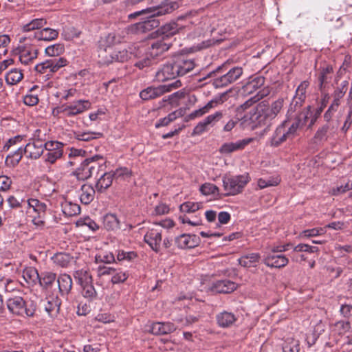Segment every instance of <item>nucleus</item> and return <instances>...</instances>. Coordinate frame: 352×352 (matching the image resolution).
<instances>
[{"mask_svg":"<svg viewBox=\"0 0 352 352\" xmlns=\"http://www.w3.org/2000/svg\"><path fill=\"white\" fill-rule=\"evenodd\" d=\"M65 50L64 45L60 43H56L48 46L45 49V54L49 56H58Z\"/></svg>","mask_w":352,"mask_h":352,"instance_id":"680f3d73","label":"nucleus"},{"mask_svg":"<svg viewBox=\"0 0 352 352\" xmlns=\"http://www.w3.org/2000/svg\"><path fill=\"white\" fill-rule=\"evenodd\" d=\"M309 85V81L304 80L298 86L295 91V95L290 103L288 113L295 112L302 106L306 99V92Z\"/></svg>","mask_w":352,"mask_h":352,"instance_id":"6e6552de","label":"nucleus"},{"mask_svg":"<svg viewBox=\"0 0 352 352\" xmlns=\"http://www.w3.org/2000/svg\"><path fill=\"white\" fill-rule=\"evenodd\" d=\"M290 139L289 135L287 134L285 128L280 124L276 129L272 137L270 140V144L272 146H278L282 143L285 142L287 140Z\"/></svg>","mask_w":352,"mask_h":352,"instance_id":"7c9ffc66","label":"nucleus"},{"mask_svg":"<svg viewBox=\"0 0 352 352\" xmlns=\"http://www.w3.org/2000/svg\"><path fill=\"white\" fill-rule=\"evenodd\" d=\"M74 277L80 285H86L93 282L92 276L88 270L80 269L74 274Z\"/></svg>","mask_w":352,"mask_h":352,"instance_id":"a19ab883","label":"nucleus"},{"mask_svg":"<svg viewBox=\"0 0 352 352\" xmlns=\"http://www.w3.org/2000/svg\"><path fill=\"white\" fill-rule=\"evenodd\" d=\"M113 174L111 172H103L98 179L96 188L98 192H103L109 188L113 182Z\"/></svg>","mask_w":352,"mask_h":352,"instance_id":"c85d7f7f","label":"nucleus"},{"mask_svg":"<svg viewBox=\"0 0 352 352\" xmlns=\"http://www.w3.org/2000/svg\"><path fill=\"white\" fill-rule=\"evenodd\" d=\"M62 210L65 215L72 217L80 212V207L77 204L66 201L62 204Z\"/></svg>","mask_w":352,"mask_h":352,"instance_id":"6e6d98bb","label":"nucleus"},{"mask_svg":"<svg viewBox=\"0 0 352 352\" xmlns=\"http://www.w3.org/2000/svg\"><path fill=\"white\" fill-rule=\"evenodd\" d=\"M261 256L258 253H251L241 256L239 258V263L244 267L254 266V263L259 261Z\"/></svg>","mask_w":352,"mask_h":352,"instance_id":"c03bdc74","label":"nucleus"},{"mask_svg":"<svg viewBox=\"0 0 352 352\" xmlns=\"http://www.w3.org/2000/svg\"><path fill=\"white\" fill-rule=\"evenodd\" d=\"M89 159V168L91 176L101 175L105 171L106 166L103 157L100 155H95Z\"/></svg>","mask_w":352,"mask_h":352,"instance_id":"b1692460","label":"nucleus"},{"mask_svg":"<svg viewBox=\"0 0 352 352\" xmlns=\"http://www.w3.org/2000/svg\"><path fill=\"white\" fill-rule=\"evenodd\" d=\"M335 331L339 335H344L349 332L351 329V324L349 321L340 320L335 323Z\"/></svg>","mask_w":352,"mask_h":352,"instance_id":"338daca9","label":"nucleus"},{"mask_svg":"<svg viewBox=\"0 0 352 352\" xmlns=\"http://www.w3.org/2000/svg\"><path fill=\"white\" fill-rule=\"evenodd\" d=\"M176 330L175 325L170 322H154L151 327V332L157 336L169 334Z\"/></svg>","mask_w":352,"mask_h":352,"instance_id":"5701e85b","label":"nucleus"},{"mask_svg":"<svg viewBox=\"0 0 352 352\" xmlns=\"http://www.w3.org/2000/svg\"><path fill=\"white\" fill-rule=\"evenodd\" d=\"M113 50L108 47L104 48L100 47L98 50L99 63L104 65H109L113 63Z\"/></svg>","mask_w":352,"mask_h":352,"instance_id":"79ce46f5","label":"nucleus"},{"mask_svg":"<svg viewBox=\"0 0 352 352\" xmlns=\"http://www.w3.org/2000/svg\"><path fill=\"white\" fill-rule=\"evenodd\" d=\"M292 113L287 112L286 119L281 123L290 139H293L296 135L298 130L302 128L295 116H292Z\"/></svg>","mask_w":352,"mask_h":352,"instance_id":"6ab92c4d","label":"nucleus"},{"mask_svg":"<svg viewBox=\"0 0 352 352\" xmlns=\"http://www.w3.org/2000/svg\"><path fill=\"white\" fill-rule=\"evenodd\" d=\"M283 352H299L300 342L293 338H287L282 345Z\"/></svg>","mask_w":352,"mask_h":352,"instance_id":"603ef678","label":"nucleus"},{"mask_svg":"<svg viewBox=\"0 0 352 352\" xmlns=\"http://www.w3.org/2000/svg\"><path fill=\"white\" fill-rule=\"evenodd\" d=\"M113 179L126 180L131 177V170L126 167H120L116 168L113 172Z\"/></svg>","mask_w":352,"mask_h":352,"instance_id":"052dcab7","label":"nucleus"},{"mask_svg":"<svg viewBox=\"0 0 352 352\" xmlns=\"http://www.w3.org/2000/svg\"><path fill=\"white\" fill-rule=\"evenodd\" d=\"M58 31L50 28H43L34 33L35 38L38 41H51L57 38Z\"/></svg>","mask_w":352,"mask_h":352,"instance_id":"473e14b6","label":"nucleus"},{"mask_svg":"<svg viewBox=\"0 0 352 352\" xmlns=\"http://www.w3.org/2000/svg\"><path fill=\"white\" fill-rule=\"evenodd\" d=\"M252 139H243L237 140L235 142H226L221 145L219 151L223 155H229L233 152L243 150L250 142Z\"/></svg>","mask_w":352,"mask_h":352,"instance_id":"aec40b11","label":"nucleus"},{"mask_svg":"<svg viewBox=\"0 0 352 352\" xmlns=\"http://www.w3.org/2000/svg\"><path fill=\"white\" fill-rule=\"evenodd\" d=\"M72 258L73 257L71 256L70 254L64 252L56 253L52 257L53 263L60 267H68Z\"/></svg>","mask_w":352,"mask_h":352,"instance_id":"e433bc0d","label":"nucleus"},{"mask_svg":"<svg viewBox=\"0 0 352 352\" xmlns=\"http://www.w3.org/2000/svg\"><path fill=\"white\" fill-rule=\"evenodd\" d=\"M200 239L195 234H182L175 239L176 245L180 249L193 248L197 246Z\"/></svg>","mask_w":352,"mask_h":352,"instance_id":"a211bd4d","label":"nucleus"},{"mask_svg":"<svg viewBox=\"0 0 352 352\" xmlns=\"http://www.w3.org/2000/svg\"><path fill=\"white\" fill-rule=\"evenodd\" d=\"M177 7V4L172 1L153 7L147 14L148 16L142 17L140 21L130 27L131 31L136 33L146 32L158 27L160 22L155 19V16L169 14L175 10Z\"/></svg>","mask_w":352,"mask_h":352,"instance_id":"f257e3e1","label":"nucleus"},{"mask_svg":"<svg viewBox=\"0 0 352 352\" xmlns=\"http://www.w3.org/2000/svg\"><path fill=\"white\" fill-rule=\"evenodd\" d=\"M112 55L113 56V63H124L131 58V53L129 52L126 49L114 50H113Z\"/></svg>","mask_w":352,"mask_h":352,"instance_id":"bf43d9fd","label":"nucleus"},{"mask_svg":"<svg viewBox=\"0 0 352 352\" xmlns=\"http://www.w3.org/2000/svg\"><path fill=\"white\" fill-rule=\"evenodd\" d=\"M182 86L180 80H177L173 82L159 85L157 87H148L140 93V97L144 100H153L160 97L163 94L170 92Z\"/></svg>","mask_w":352,"mask_h":352,"instance_id":"423d86ee","label":"nucleus"},{"mask_svg":"<svg viewBox=\"0 0 352 352\" xmlns=\"http://www.w3.org/2000/svg\"><path fill=\"white\" fill-rule=\"evenodd\" d=\"M39 276L40 274L35 267H29L23 271V277L29 284H36L38 281Z\"/></svg>","mask_w":352,"mask_h":352,"instance_id":"49530a36","label":"nucleus"},{"mask_svg":"<svg viewBox=\"0 0 352 352\" xmlns=\"http://www.w3.org/2000/svg\"><path fill=\"white\" fill-rule=\"evenodd\" d=\"M95 189L92 186L83 184L80 188V200L85 205L89 204L94 199Z\"/></svg>","mask_w":352,"mask_h":352,"instance_id":"72a5a7b5","label":"nucleus"},{"mask_svg":"<svg viewBox=\"0 0 352 352\" xmlns=\"http://www.w3.org/2000/svg\"><path fill=\"white\" fill-rule=\"evenodd\" d=\"M265 78L263 76H252L243 87V91L248 94H252L261 89L265 84Z\"/></svg>","mask_w":352,"mask_h":352,"instance_id":"a878e982","label":"nucleus"},{"mask_svg":"<svg viewBox=\"0 0 352 352\" xmlns=\"http://www.w3.org/2000/svg\"><path fill=\"white\" fill-rule=\"evenodd\" d=\"M102 136V133L94 131H77L74 132V138L78 141L89 142L95 139L100 138Z\"/></svg>","mask_w":352,"mask_h":352,"instance_id":"a18cd8bd","label":"nucleus"},{"mask_svg":"<svg viewBox=\"0 0 352 352\" xmlns=\"http://www.w3.org/2000/svg\"><path fill=\"white\" fill-rule=\"evenodd\" d=\"M57 282L61 296L69 294L72 288V277L67 274H60L57 278Z\"/></svg>","mask_w":352,"mask_h":352,"instance_id":"c756f323","label":"nucleus"},{"mask_svg":"<svg viewBox=\"0 0 352 352\" xmlns=\"http://www.w3.org/2000/svg\"><path fill=\"white\" fill-rule=\"evenodd\" d=\"M180 29H182L181 26L176 22L172 21L162 26L158 32L162 36V39L170 41L169 38L179 32Z\"/></svg>","mask_w":352,"mask_h":352,"instance_id":"bb28decb","label":"nucleus"},{"mask_svg":"<svg viewBox=\"0 0 352 352\" xmlns=\"http://www.w3.org/2000/svg\"><path fill=\"white\" fill-rule=\"evenodd\" d=\"M236 289V284L228 279L217 280L211 284L208 292L212 294H229Z\"/></svg>","mask_w":352,"mask_h":352,"instance_id":"9d476101","label":"nucleus"},{"mask_svg":"<svg viewBox=\"0 0 352 352\" xmlns=\"http://www.w3.org/2000/svg\"><path fill=\"white\" fill-rule=\"evenodd\" d=\"M144 241L154 252H158L160 250L162 242V230H148L144 236Z\"/></svg>","mask_w":352,"mask_h":352,"instance_id":"dca6fc26","label":"nucleus"},{"mask_svg":"<svg viewBox=\"0 0 352 352\" xmlns=\"http://www.w3.org/2000/svg\"><path fill=\"white\" fill-rule=\"evenodd\" d=\"M45 62L49 73L41 76L45 80L50 79L53 74L57 72L60 68L68 64V60L64 57L46 60Z\"/></svg>","mask_w":352,"mask_h":352,"instance_id":"412c9836","label":"nucleus"},{"mask_svg":"<svg viewBox=\"0 0 352 352\" xmlns=\"http://www.w3.org/2000/svg\"><path fill=\"white\" fill-rule=\"evenodd\" d=\"M178 76L176 67H175L174 58L163 65L162 68L156 73V78L158 81L164 82L175 79Z\"/></svg>","mask_w":352,"mask_h":352,"instance_id":"9b49d317","label":"nucleus"},{"mask_svg":"<svg viewBox=\"0 0 352 352\" xmlns=\"http://www.w3.org/2000/svg\"><path fill=\"white\" fill-rule=\"evenodd\" d=\"M82 295L89 300H93L97 298V292L93 285V282L80 286Z\"/></svg>","mask_w":352,"mask_h":352,"instance_id":"4d7b16f0","label":"nucleus"},{"mask_svg":"<svg viewBox=\"0 0 352 352\" xmlns=\"http://www.w3.org/2000/svg\"><path fill=\"white\" fill-rule=\"evenodd\" d=\"M324 331V325L322 322L318 323L314 328L313 331L306 335V342L310 347L313 346L320 335Z\"/></svg>","mask_w":352,"mask_h":352,"instance_id":"58836bf2","label":"nucleus"},{"mask_svg":"<svg viewBox=\"0 0 352 352\" xmlns=\"http://www.w3.org/2000/svg\"><path fill=\"white\" fill-rule=\"evenodd\" d=\"M60 301L58 297H49L47 301L44 302L45 311L52 317H55L59 312Z\"/></svg>","mask_w":352,"mask_h":352,"instance_id":"2f4dec72","label":"nucleus"},{"mask_svg":"<svg viewBox=\"0 0 352 352\" xmlns=\"http://www.w3.org/2000/svg\"><path fill=\"white\" fill-rule=\"evenodd\" d=\"M46 24L47 21L43 18L34 19L23 26V31L30 32L35 30L42 29Z\"/></svg>","mask_w":352,"mask_h":352,"instance_id":"864d4df0","label":"nucleus"},{"mask_svg":"<svg viewBox=\"0 0 352 352\" xmlns=\"http://www.w3.org/2000/svg\"><path fill=\"white\" fill-rule=\"evenodd\" d=\"M6 306L9 311L16 316H23L32 317L34 315L36 305L33 302L30 304L26 302L24 299L19 296L10 297L6 300Z\"/></svg>","mask_w":352,"mask_h":352,"instance_id":"20e7f679","label":"nucleus"},{"mask_svg":"<svg viewBox=\"0 0 352 352\" xmlns=\"http://www.w3.org/2000/svg\"><path fill=\"white\" fill-rule=\"evenodd\" d=\"M111 281L113 284H119L124 283L128 278V274L122 270L115 269V272L111 274Z\"/></svg>","mask_w":352,"mask_h":352,"instance_id":"69168bd1","label":"nucleus"},{"mask_svg":"<svg viewBox=\"0 0 352 352\" xmlns=\"http://www.w3.org/2000/svg\"><path fill=\"white\" fill-rule=\"evenodd\" d=\"M37 86H34L28 93L23 97V102L25 105L32 107L38 103L39 99L37 95L33 94L32 92Z\"/></svg>","mask_w":352,"mask_h":352,"instance_id":"e2e57ef3","label":"nucleus"},{"mask_svg":"<svg viewBox=\"0 0 352 352\" xmlns=\"http://www.w3.org/2000/svg\"><path fill=\"white\" fill-rule=\"evenodd\" d=\"M243 74L241 67H230L228 63H224L210 72L208 76H214L212 85L215 88H222L236 82Z\"/></svg>","mask_w":352,"mask_h":352,"instance_id":"f03ea898","label":"nucleus"},{"mask_svg":"<svg viewBox=\"0 0 352 352\" xmlns=\"http://www.w3.org/2000/svg\"><path fill=\"white\" fill-rule=\"evenodd\" d=\"M202 206L201 202L186 201L180 205L179 209L182 212L191 213L197 211Z\"/></svg>","mask_w":352,"mask_h":352,"instance_id":"13d9d810","label":"nucleus"},{"mask_svg":"<svg viewBox=\"0 0 352 352\" xmlns=\"http://www.w3.org/2000/svg\"><path fill=\"white\" fill-rule=\"evenodd\" d=\"M217 103V100H212L209 101L203 107L196 109V110L193 111L192 113H190L188 116V118L190 120H193L196 118H199V117L202 116L203 115L208 113L211 109L214 107V106Z\"/></svg>","mask_w":352,"mask_h":352,"instance_id":"09e8293b","label":"nucleus"},{"mask_svg":"<svg viewBox=\"0 0 352 352\" xmlns=\"http://www.w3.org/2000/svg\"><path fill=\"white\" fill-rule=\"evenodd\" d=\"M250 182L248 173L243 175L224 177L223 179V188L228 195H235L240 193Z\"/></svg>","mask_w":352,"mask_h":352,"instance_id":"39448f33","label":"nucleus"},{"mask_svg":"<svg viewBox=\"0 0 352 352\" xmlns=\"http://www.w3.org/2000/svg\"><path fill=\"white\" fill-rule=\"evenodd\" d=\"M37 54L36 49H25L21 52L19 60L22 64L28 65L36 58Z\"/></svg>","mask_w":352,"mask_h":352,"instance_id":"3c124183","label":"nucleus"},{"mask_svg":"<svg viewBox=\"0 0 352 352\" xmlns=\"http://www.w3.org/2000/svg\"><path fill=\"white\" fill-rule=\"evenodd\" d=\"M44 148L47 153L43 155L44 162L54 164L60 159L63 154V144L58 141L46 142Z\"/></svg>","mask_w":352,"mask_h":352,"instance_id":"0eeeda50","label":"nucleus"},{"mask_svg":"<svg viewBox=\"0 0 352 352\" xmlns=\"http://www.w3.org/2000/svg\"><path fill=\"white\" fill-rule=\"evenodd\" d=\"M284 100L282 98H280L272 102V105L270 107L266 104V109L270 116H271L272 120H274L278 114L280 112L283 107Z\"/></svg>","mask_w":352,"mask_h":352,"instance_id":"de8ad7c7","label":"nucleus"},{"mask_svg":"<svg viewBox=\"0 0 352 352\" xmlns=\"http://www.w3.org/2000/svg\"><path fill=\"white\" fill-rule=\"evenodd\" d=\"M333 71L331 65H327L325 67H320L318 76L320 89L322 90V88L325 87V85L329 82Z\"/></svg>","mask_w":352,"mask_h":352,"instance_id":"4c0bfd02","label":"nucleus"},{"mask_svg":"<svg viewBox=\"0 0 352 352\" xmlns=\"http://www.w3.org/2000/svg\"><path fill=\"white\" fill-rule=\"evenodd\" d=\"M178 76H184L191 72L195 67L192 59L187 58L184 56H177L174 58Z\"/></svg>","mask_w":352,"mask_h":352,"instance_id":"2eb2a0df","label":"nucleus"},{"mask_svg":"<svg viewBox=\"0 0 352 352\" xmlns=\"http://www.w3.org/2000/svg\"><path fill=\"white\" fill-rule=\"evenodd\" d=\"M311 109V106H307L294 116L296 120L299 121L302 127L307 124L308 128H311L315 124L317 120V115L314 113Z\"/></svg>","mask_w":352,"mask_h":352,"instance_id":"f3484780","label":"nucleus"},{"mask_svg":"<svg viewBox=\"0 0 352 352\" xmlns=\"http://www.w3.org/2000/svg\"><path fill=\"white\" fill-rule=\"evenodd\" d=\"M263 263L270 267L281 268L288 264L289 259L285 256L274 253L271 250L264 258Z\"/></svg>","mask_w":352,"mask_h":352,"instance_id":"ddd939ff","label":"nucleus"},{"mask_svg":"<svg viewBox=\"0 0 352 352\" xmlns=\"http://www.w3.org/2000/svg\"><path fill=\"white\" fill-rule=\"evenodd\" d=\"M96 263H111L115 261L114 255L111 252H104L96 255Z\"/></svg>","mask_w":352,"mask_h":352,"instance_id":"0e129e2a","label":"nucleus"},{"mask_svg":"<svg viewBox=\"0 0 352 352\" xmlns=\"http://www.w3.org/2000/svg\"><path fill=\"white\" fill-rule=\"evenodd\" d=\"M28 205L30 208L33 209L34 212L37 213V215H45L47 206L44 202L37 199H28Z\"/></svg>","mask_w":352,"mask_h":352,"instance_id":"8fccbe9b","label":"nucleus"},{"mask_svg":"<svg viewBox=\"0 0 352 352\" xmlns=\"http://www.w3.org/2000/svg\"><path fill=\"white\" fill-rule=\"evenodd\" d=\"M89 168V159H85L74 172L78 180L84 181L91 177Z\"/></svg>","mask_w":352,"mask_h":352,"instance_id":"f704fd0d","label":"nucleus"},{"mask_svg":"<svg viewBox=\"0 0 352 352\" xmlns=\"http://www.w3.org/2000/svg\"><path fill=\"white\" fill-rule=\"evenodd\" d=\"M44 144H38V142H29L23 148V154H26L27 157L31 159H38L44 151Z\"/></svg>","mask_w":352,"mask_h":352,"instance_id":"4be33fe9","label":"nucleus"},{"mask_svg":"<svg viewBox=\"0 0 352 352\" xmlns=\"http://www.w3.org/2000/svg\"><path fill=\"white\" fill-rule=\"evenodd\" d=\"M102 224L105 230L108 231H116L120 228V222L117 215L113 213H108L102 217Z\"/></svg>","mask_w":352,"mask_h":352,"instance_id":"cd10ccee","label":"nucleus"},{"mask_svg":"<svg viewBox=\"0 0 352 352\" xmlns=\"http://www.w3.org/2000/svg\"><path fill=\"white\" fill-rule=\"evenodd\" d=\"M22 146L18 148L17 150L9 154L6 158V165L8 167H15L18 165L23 157Z\"/></svg>","mask_w":352,"mask_h":352,"instance_id":"37998d69","label":"nucleus"},{"mask_svg":"<svg viewBox=\"0 0 352 352\" xmlns=\"http://www.w3.org/2000/svg\"><path fill=\"white\" fill-rule=\"evenodd\" d=\"M236 316L232 312L223 311L216 316L217 324L222 328L230 327L236 321Z\"/></svg>","mask_w":352,"mask_h":352,"instance_id":"393cba45","label":"nucleus"},{"mask_svg":"<svg viewBox=\"0 0 352 352\" xmlns=\"http://www.w3.org/2000/svg\"><path fill=\"white\" fill-rule=\"evenodd\" d=\"M225 113L223 111H216L213 114H210L206 117L202 121L199 122L194 128L192 135H199L208 130V126H213L214 124L221 120Z\"/></svg>","mask_w":352,"mask_h":352,"instance_id":"1a4fd4ad","label":"nucleus"},{"mask_svg":"<svg viewBox=\"0 0 352 352\" xmlns=\"http://www.w3.org/2000/svg\"><path fill=\"white\" fill-rule=\"evenodd\" d=\"M242 120L250 128L254 129L261 126H270L273 120L267 111L266 103L261 102L256 105L255 109L245 115Z\"/></svg>","mask_w":352,"mask_h":352,"instance_id":"7ed1b4c3","label":"nucleus"},{"mask_svg":"<svg viewBox=\"0 0 352 352\" xmlns=\"http://www.w3.org/2000/svg\"><path fill=\"white\" fill-rule=\"evenodd\" d=\"M170 41H166L165 39L158 38L154 41L146 52L148 55L155 60L164 52L168 51L171 46Z\"/></svg>","mask_w":352,"mask_h":352,"instance_id":"f8f14e48","label":"nucleus"},{"mask_svg":"<svg viewBox=\"0 0 352 352\" xmlns=\"http://www.w3.org/2000/svg\"><path fill=\"white\" fill-rule=\"evenodd\" d=\"M91 104L87 100H76L69 104H65L67 117H72L80 114L91 109Z\"/></svg>","mask_w":352,"mask_h":352,"instance_id":"4468645a","label":"nucleus"},{"mask_svg":"<svg viewBox=\"0 0 352 352\" xmlns=\"http://www.w3.org/2000/svg\"><path fill=\"white\" fill-rule=\"evenodd\" d=\"M56 279V274L52 272H44L40 274L38 282L45 289L52 287Z\"/></svg>","mask_w":352,"mask_h":352,"instance_id":"ea45409f","label":"nucleus"},{"mask_svg":"<svg viewBox=\"0 0 352 352\" xmlns=\"http://www.w3.org/2000/svg\"><path fill=\"white\" fill-rule=\"evenodd\" d=\"M349 86V81L344 80L341 82V84L338 86L333 94V97L336 98L338 99H342L345 95Z\"/></svg>","mask_w":352,"mask_h":352,"instance_id":"774afa93","label":"nucleus"},{"mask_svg":"<svg viewBox=\"0 0 352 352\" xmlns=\"http://www.w3.org/2000/svg\"><path fill=\"white\" fill-rule=\"evenodd\" d=\"M270 94V90L268 88H263L258 91V93L251 97L250 99L246 100L244 103L240 105L238 108V111L240 109L245 110L250 107L253 104L258 102L260 100L263 98L265 96H267Z\"/></svg>","mask_w":352,"mask_h":352,"instance_id":"c9c22d12","label":"nucleus"},{"mask_svg":"<svg viewBox=\"0 0 352 352\" xmlns=\"http://www.w3.org/2000/svg\"><path fill=\"white\" fill-rule=\"evenodd\" d=\"M23 76L21 70L18 69H12L6 75V80L8 85H16L19 82Z\"/></svg>","mask_w":352,"mask_h":352,"instance_id":"5fc2aeb1","label":"nucleus"}]
</instances>
